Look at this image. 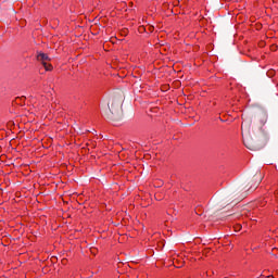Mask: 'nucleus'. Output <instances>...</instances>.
<instances>
[{"label": "nucleus", "instance_id": "1", "mask_svg": "<svg viewBox=\"0 0 278 278\" xmlns=\"http://www.w3.org/2000/svg\"><path fill=\"white\" fill-rule=\"evenodd\" d=\"M37 60L40 62V64H42L46 71H53V65L49 64V62H51V58H49L48 54L38 52Z\"/></svg>", "mask_w": 278, "mask_h": 278}]
</instances>
